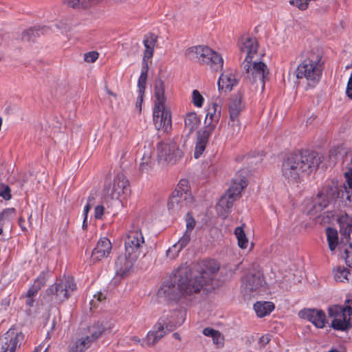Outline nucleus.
<instances>
[{
  "label": "nucleus",
  "mask_w": 352,
  "mask_h": 352,
  "mask_svg": "<svg viewBox=\"0 0 352 352\" xmlns=\"http://www.w3.org/2000/svg\"><path fill=\"white\" fill-rule=\"evenodd\" d=\"M219 266L214 260L179 266L173 277L165 281L159 290L171 300H177L181 296H190L199 293L205 285L210 284Z\"/></svg>",
  "instance_id": "f257e3e1"
},
{
  "label": "nucleus",
  "mask_w": 352,
  "mask_h": 352,
  "mask_svg": "<svg viewBox=\"0 0 352 352\" xmlns=\"http://www.w3.org/2000/svg\"><path fill=\"white\" fill-rule=\"evenodd\" d=\"M320 162V156L314 151L291 153L283 162L282 174L289 182L296 183L304 173L316 170Z\"/></svg>",
  "instance_id": "f03ea898"
},
{
  "label": "nucleus",
  "mask_w": 352,
  "mask_h": 352,
  "mask_svg": "<svg viewBox=\"0 0 352 352\" xmlns=\"http://www.w3.org/2000/svg\"><path fill=\"white\" fill-rule=\"evenodd\" d=\"M144 246V238L140 229L134 228L126 232L124 238V254L119 256L115 263L118 276L124 277L128 274L142 254Z\"/></svg>",
  "instance_id": "7ed1b4c3"
},
{
  "label": "nucleus",
  "mask_w": 352,
  "mask_h": 352,
  "mask_svg": "<svg viewBox=\"0 0 352 352\" xmlns=\"http://www.w3.org/2000/svg\"><path fill=\"white\" fill-rule=\"evenodd\" d=\"M155 107L153 109V122L157 130L168 132L171 129V116L166 109L164 103V85L161 79H157L154 85Z\"/></svg>",
  "instance_id": "20e7f679"
},
{
  "label": "nucleus",
  "mask_w": 352,
  "mask_h": 352,
  "mask_svg": "<svg viewBox=\"0 0 352 352\" xmlns=\"http://www.w3.org/2000/svg\"><path fill=\"white\" fill-rule=\"evenodd\" d=\"M323 194L325 199L318 202L319 210H323L333 201L343 206H352V190L347 188L345 183L340 185L338 180L327 181L323 186Z\"/></svg>",
  "instance_id": "39448f33"
},
{
  "label": "nucleus",
  "mask_w": 352,
  "mask_h": 352,
  "mask_svg": "<svg viewBox=\"0 0 352 352\" xmlns=\"http://www.w3.org/2000/svg\"><path fill=\"white\" fill-rule=\"evenodd\" d=\"M320 54L310 53L297 67L296 76L298 79H305L309 86L314 87L322 76L323 65Z\"/></svg>",
  "instance_id": "423d86ee"
},
{
  "label": "nucleus",
  "mask_w": 352,
  "mask_h": 352,
  "mask_svg": "<svg viewBox=\"0 0 352 352\" xmlns=\"http://www.w3.org/2000/svg\"><path fill=\"white\" fill-rule=\"evenodd\" d=\"M181 324L182 322L175 320L174 316L164 314L154 325L153 329L147 333L144 341L141 342V340L137 336H132L131 340L135 343H140L142 346H144V342H146L147 346H153L166 334L175 330Z\"/></svg>",
  "instance_id": "0eeeda50"
},
{
  "label": "nucleus",
  "mask_w": 352,
  "mask_h": 352,
  "mask_svg": "<svg viewBox=\"0 0 352 352\" xmlns=\"http://www.w3.org/2000/svg\"><path fill=\"white\" fill-rule=\"evenodd\" d=\"M185 54L189 59L210 67L214 71L222 69L223 60L220 54L206 45H197L186 50Z\"/></svg>",
  "instance_id": "6e6552de"
},
{
  "label": "nucleus",
  "mask_w": 352,
  "mask_h": 352,
  "mask_svg": "<svg viewBox=\"0 0 352 352\" xmlns=\"http://www.w3.org/2000/svg\"><path fill=\"white\" fill-rule=\"evenodd\" d=\"M245 71V80L248 83L255 85V89L264 90L265 79L269 74L267 66L256 58L253 60L243 63Z\"/></svg>",
  "instance_id": "1a4fd4ad"
},
{
  "label": "nucleus",
  "mask_w": 352,
  "mask_h": 352,
  "mask_svg": "<svg viewBox=\"0 0 352 352\" xmlns=\"http://www.w3.org/2000/svg\"><path fill=\"white\" fill-rule=\"evenodd\" d=\"M346 303L345 306L333 305L328 309L329 317L333 318L331 327L336 330L346 331L352 327V300H348Z\"/></svg>",
  "instance_id": "9d476101"
},
{
  "label": "nucleus",
  "mask_w": 352,
  "mask_h": 352,
  "mask_svg": "<svg viewBox=\"0 0 352 352\" xmlns=\"http://www.w3.org/2000/svg\"><path fill=\"white\" fill-rule=\"evenodd\" d=\"M76 289L73 278L64 277L51 285L46 290V294L51 296L52 301L61 302L66 300Z\"/></svg>",
  "instance_id": "9b49d317"
},
{
  "label": "nucleus",
  "mask_w": 352,
  "mask_h": 352,
  "mask_svg": "<svg viewBox=\"0 0 352 352\" xmlns=\"http://www.w3.org/2000/svg\"><path fill=\"white\" fill-rule=\"evenodd\" d=\"M266 283L260 271L250 272L246 275L242 284V293L245 297L254 296L265 289Z\"/></svg>",
  "instance_id": "f8f14e48"
},
{
  "label": "nucleus",
  "mask_w": 352,
  "mask_h": 352,
  "mask_svg": "<svg viewBox=\"0 0 352 352\" xmlns=\"http://www.w3.org/2000/svg\"><path fill=\"white\" fill-rule=\"evenodd\" d=\"M157 154L160 162L172 164L183 156L182 151L174 141L159 142L157 145Z\"/></svg>",
  "instance_id": "ddd939ff"
},
{
  "label": "nucleus",
  "mask_w": 352,
  "mask_h": 352,
  "mask_svg": "<svg viewBox=\"0 0 352 352\" xmlns=\"http://www.w3.org/2000/svg\"><path fill=\"white\" fill-rule=\"evenodd\" d=\"M246 186L247 182L245 178H241L239 182H234L220 199L217 208H221L224 209L226 213H229L234 202L240 197L242 190Z\"/></svg>",
  "instance_id": "4468645a"
},
{
  "label": "nucleus",
  "mask_w": 352,
  "mask_h": 352,
  "mask_svg": "<svg viewBox=\"0 0 352 352\" xmlns=\"http://www.w3.org/2000/svg\"><path fill=\"white\" fill-rule=\"evenodd\" d=\"M245 103L243 102V95L241 92H238L233 95L229 102V113L230 117V129L232 135H237L241 129V125L239 120V116L245 109Z\"/></svg>",
  "instance_id": "2eb2a0df"
},
{
  "label": "nucleus",
  "mask_w": 352,
  "mask_h": 352,
  "mask_svg": "<svg viewBox=\"0 0 352 352\" xmlns=\"http://www.w3.org/2000/svg\"><path fill=\"white\" fill-rule=\"evenodd\" d=\"M193 197L190 190L186 191L184 188H179L177 185L172 192L168 202L169 210L176 211L192 202Z\"/></svg>",
  "instance_id": "dca6fc26"
},
{
  "label": "nucleus",
  "mask_w": 352,
  "mask_h": 352,
  "mask_svg": "<svg viewBox=\"0 0 352 352\" xmlns=\"http://www.w3.org/2000/svg\"><path fill=\"white\" fill-rule=\"evenodd\" d=\"M130 192L129 181L126 176L120 173L114 177L112 186L109 188L107 193L109 194L111 199H118L122 196H127Z\"/></svg>",
  "instance_id": "f3484780"
},
{
  "label": "nucleus",
  "mask_w": 352,
  "mask_h": 352,
  "mask_svg": "<svg viewBox=\"0 0 352 352\" xmlns=\"http://www.w3.org/2000/svg\"><path fill=\"white\" fill-rule=\"evenodd\" d=\"M23 336L10 329L0 337V352H15L21 344Z\"/></svg>",
  "instance_id": "a211bd4d"
},
{
  "label": "nucleus",
  "mask_w": 352,
  "mask_h": 352,
  "mask_svg": "<svg viewBox=\"0 0 352 352\" xmlns=\"http://www.w3.org/2000/svg\"><path fill=\"white\" fill-rule=\"evenodd\" d=\"M114 324V321L110 318H100L87 327L86 336L94 342L105 331H111Z\"/></svg>",
  "instance_id": "6ab92c4d"
},
{
  "label": "nucleus",
  "mask_w": 352,
  "mask_h": 352,
  "mask_svg": "<svg viewBox=\"0 0 352 352\" xmlns=\"http://www.w3.org/2000/svg\"><path fill=\"white\" fill-rule=\"evenodd\" d=\"M214 131V125L210 124L209 126H205L203 129L197 131V141L194 153V157L196 159L199 158L203 154L208 142L209 138Z\"/></svg>",
  "instance_id": "aec40b11"
},
{
  "label": "nucleus",
  "mask_w": 352,
  "mask_h": 352,
  "mask_svg": "<svg viewBox=\"0 0 352 352\" xmlns=\"http://www.w3.org/2000/svg\"><path fill=\"white\" fill-rule=\"evenodd\" d=\"M241 54H245V58L243 62H248L259 58L257 53L258 43L255 38L245 37L242 38L239 44Z\"/></svg>",
  "instance_id": "412c9836"
},
{
  "label": "nucleus",
  "mask_w": 352,
  "mask_h": 352,
  "mask_svg": "<svg viewBox=\"0 0 352 352\" xmlns=\"http://www.w3.org/2000/svg\"><path fill=\"white\" fill-rule=\"evenodd\" d=\"M299 316L311 322L318 328H323L326 322V316L323 311L316 309L301 310Z\"/></svg>",
  "instance_id": "4be33fe9"
},
{
  "label": "nucleus",
  "mask_w": 352,
  "mask_h": 352,
  "mask_svg": "<svg viewBox=\"0 0 352 352\" xmlns=\"http://www.w3.org/2000/svg\"><path fill=\"white\" fill-rule=\"evenodd\" d=\"M111 248L110 241L106 237L101 238L91 252V259L93 263L107 257L111 253Z\"/></svg>",
  "instance_id": "5701e85b"
},
{
  "label": "nucleus",
  "mask_w": 352,
  "mask_h": 352,
  "mask_svg": "<svg viewBox=\"0 0 352 352\" xmlns=\"http://www.w3.org/2000/svg\"><path fill=\"white\" fill-rule=\"evenodd\" d=\"M217 84L219 90L224 89L225 91H230L237 84V80L234 74L227 72L221 75Z\"/></svg>",
  "instance_id": "b1692460"
},
{
  "label": "nucleus",
  "mask_w": 352,
  "mask_h": 352,
  "mask_svg": "<svg viewBox=\"0 0 352 352\" xmlns=\"http://www.w3.org/2000/svg\"><path fill=\"white\" fill-rule=\"evenodd\" d=\"M200 122V118L195 112L187 113L184 118V131L186 135L189 136L197 130Z\"/></svg>",
  "instance_id": "393cba45"
},
{
  "label": "nucleus",
  "mask_w": 352,
  "mask_h": 352,
  "mask_svg": "<svg viewBox=\"0 0 352 352\" xmlns=\"http://www.w3.org/2000/svg\"><path fill=\"white\" fill-rule=\"evenodd\" d=\"M157 42V36L151 34L149 36L144 40V45L145 51L144 52V57L142 60V66H148V60L151 58L153 56V51L155 45Z\"/></svg>",
  "instance_id": "a878e982"
},
{
  "label": "nucleus",
  "mask_w": 352,
  "mask_h": 352,
  "mask_svg": "<svg viewBox=\"0 0 352 352\" xmlns=\"http://www.w3.org/2000/svg\"><path fill=\"white\" fill-rule=\"evenodd\" d=\"M220 116L221 108L217 103H213L212 107L208 109V111L206 114L205 119L206 126L212 124L215 129L220 118Z\"/></svg>",
  "instance_id": "bb28decb"
},
{
  "label": "nucleus",
  "mask_w": 352,
  "mask_h": 352,
  "mask_svg": "<svg viewBox=\"0 0 352 352\" xmlns=\"http://www.w3.org/2000/svg\"><path fill=\"white\" fill-rule=\"evenodd\" d=\"M274 309V305L271 302H256L254 305V309L256 315L261 318L269 315Z\"/></svg>",
  "instance_id": "cd10ccee"
},
{
  "label": "nucleus",
  "mask_w": 352,
  "mask_h": 352,
  "mask_svg": "<svg viewBox=\"0 0 352 352\" xmlns=\"http://www.w3.org/2000/svg\"><path fill=\"white\" fill-rule=\"evenodd\" d=\"M325 199L324 194H323V188L322 191L318 193V196L314 201L307 200L305 203V211L309 214H314L316 212H320L322 210L318 209V206L320 201H322V199Z\"/></svg>",
  "instance_id": "c85d7f7f"
},
{
  "label": "nucleus",
  "mask_w": 352,
  "mask_h": 352,
  "mask_svg": "<svg viewBox=\"0 0 352 352\" xmlns=\"http://www.w3.org/2000/svg\"><path fill=\"white\" fill-rule=\"evenodd\" d=\"M93 341L86 335L78 339L69 352H83L90 346Z\"/></svg>",
  "instance_id": "c756f323"
},
{
  "label": "nucleus",
  "mask_w": 352,
  "mask_h": 352,
  "mask_svg": "<svg viewBox=\"0 0 352 352\" xmlns=\"http://www.w3.org/2000/svg\"><path fill=\"white\" fill-rule=\"evenodd\" d=\"M46 31L47 28L45 27L38 29L35 28L28 29L23 32L21 34V40L25 42L34 41L36 37L39 36L40 32H41L42 34H44Z\"/></svg>",
  "instance_id": "7c9ffc66"
},
{
  "label": "nucleus",
  "mask_w": 352,
  "mask_h": 352,
  "mask_svg": "<svg viewBox=\"0 0 352 352\" xmlns=\"http://www.w3.org/2000/svg\"><path fill=\"white\" fill-rule=\"evenodd\" d=\"M329 248L334 251L338 245V234L336 229L328 227L325 230Z\"/></svg>",
  "instance_id": "2f4dec72"
},
{
  "label": "nucleus",
  "mask_w": 352,
  "mask_h": 352,
  "mask_svg": "<svg viewBox=\"0 0 352 352\" xmlns=\"http://www.w3.org/2000/svg\"><path fill=\"white\" fill-rule=\"evenodd\" d=\"M333 273L334 275V278L336 281H349L351 278H352V274L349 272V270L342 267H338L333 269Z\"/></svg>",
  "instance_id": "473e14b6"
},
{
  "label": "nucleus",
  "mask_w": 352,
  "mask_h": 352,
  "mask_svg": "<svg viewBox=\"0 0 352 352\" xmlns=\"http://www.w3.org/2000/svg\"><path fill=\"white\" fill-rule=\"evenodd\" d=\"M151 149L150 148H145L143 155L141 158L140 163V170L142 172H147L151 167Z\"/></svg>",
  "instance_id": "72a5a7b5"
},
{
  "label": "nucleus",
  "mask_w": 352,
  "mask_h": 352,
  "mask_svg": "<svg viewBox=\"0 0 352 352\" xmlns=\"http://www.w3.org/2000/svg\"><path fill=\"white\" fill-rule=\"evenodd\" d=\"M243 224L241 226L236 227L234 230V234L238 241L239 246L242 249H245L248 245V239L244 232Z\"/></svg>",
  "instance_id": "f704fd0d"
},
{
  "label": "nucleus",
  "mask_w": 352,
  "mask_h": 352,
  "mask_svg": "<svg viewBox=\"0 0 352 352\" xmlns=\"http://www.w3.org/2000/svg\"><path fill=\"white\" fill-rule=\"evenodd\" d=\"M148 66H142L140 76L138 82V93H144Z\"/></svg>",
  "instance_id": "c9c22d12"
},
{
  "label": "nucleus",
  "mask_w": 352,
  "mask_h": 352,
  "mask_svg": "<svg viewBox=\"0 0 352 352\" xmlns=\"http://www.w3.org/2000/svg\"><path fill=\"white\" fill-rule=\"evenodd\" d=\"M340 232L344 235L346 240L349 239L351 233H352V219L348 218L346 223L342 222L340 224Z\"/></svg>",
  "instance_id": "e433bc0d"
},
{
  "label": "nucleus",
  "mask_w": 352,
  "mask_h": 352,
  "mask_svg": "<svg viewBox=\"0 0 352 352\" xmlns=\"http://www.w3.org/2000/svg\"><path fill=\"white\" fill-rule=\"evenodd\" d=\"M63 3L72 8H87L85 0H63Z\"/></svg>",
  "instance_id": "4c0bfd02"
},
{
  "label": "nucleus",
  "mask_w": 352,
  "mask_h": 352,
  "mask_svg": "<svg viewBox=\"0 0 352 352\" xmlns=\"http://www.w3.org/2000/svg\"><path fill=\"white\" fill-rule=\"evenodd\" d=\"M204 100V99L203 96L200 94L199 91L194 90L192 91V101L195 106L197 107H201L203 105Z\"/></svg>",
  "instance_id": "58836bf2"
},
{
  "label": "nucleus",
  "mask_w": 352,
  "mask_h": 352,
  "mask_svg": "<svg viewBox=\"0 0 352 352\" xmlns=\"http://www.w3.org/2000/svg\"><path fill=\"white\" fill-rule=\"evenodd\" d=\"M47 281L46 274L45 272H41L39 276L34 280L32 286L36 288L38 287V289L40 290L42 287H43Z\"/></svg>",
  "instance_id": "ea45409f"
},
{
  "label": "nucleus",
  "mask_w": 352,
  "mask_h": 352,
  "mask_svg": "<svg viewBox=\"0 0 352 352\" xmlns=\"http://www.w3.org/2000/svg\"><path fill=\"white\" fill-rule=\"evenodd\" d=\"M190 236L191 234L188 233V232H184L183 236L179 239L177 243H176L179 249L183 250L189 243L190 241Z\"/></svg>",
  "instance_id": "a19ab883"
},
{
  "label": "nucleus",
  "mask_w": 352,
  "mask_h": 352,
  "mask_svg": "<svg viewBox=\"0 0 352 352\" xmlns=\"http://www.w3.org/2000/svg\"><path fill=\"white\" fill-rule=\"evenodd\" d=\"M186 230L185 232H188V233L192 232V230L195 226V220L190 213L188 212L186 215Z\"/></svg>",
  "instance_id": "79ce46f5"
},
{
  "label": "nucleus",
  "mask_w": 352,
  "mask_h": 352,
  "mask_svg": "<svg viewBox=\"0 0 352 352\" xmlns=\"http://www.w3.org/2000/svg\"><path fill=\"white\" fill-rule=\"evenodd\" d=\"M11 190L10 187L3 184H0V197H3L5 200H10L11 199Z\"/></svg>",
  "instance_id": "37998d69"
},
{
  "label": "nucleus",
  "mask_w": 352,
  "mask_h": 352,
  "mask_svg": "<svg viewBox=\"0 0 352 352\" xmlns=\"http://www.w3.org/2000/svg\"><path fill=\"white\" fill-rule=\"evenodd\" d=\"M182 249L179 248V246L175 243L171 248L166 251V256L170 258H176L179 253L182 251Z\"/></svg>",
  "instance_id": "c03bdc74"
},
{
  "label": "nucleus",
  "mask_w": 352,
  "mask_h": 352,
  "mask_svg": "<svg viewBox=\"0 0 352 352\" xmlns=\"http://www.w3.org/2000/svg\"><path fill=\"white\" fill-rule=\"evenodd\" d=\"M14 212H15V209L13 208H7V209L3 210L0 213V221H5L6 220H9L12 217V216L13 215Z\"/></svg>",
  "instance_id": "a18cd8bd"
},
{
  "label": "nucleus",
  "mask_w": 352,
  "mask_h": 352,
  "mask_svg": "<svg viewBox=\"0 0 352 352\" xmlns=\"http://www.w3.org/2000/svg\"><path fill=\"white\" fill-rule=\"evenodd\" d=\"M106 299V296L102 292H98L94 296V299L90 301L91 309L93 307H96V302H101L102 300Z\"/></svg>",
  "instance_id": "49530a36"
},
{
  "label": "nucleus",
  "mask_w": 352,
  "mask_h": 352,
  "mask_svg": "<svg viewBox=\"0 0 352 352\" xmlns=\"http://www.w3.org/2000/svg\"><path fill=\"white\" fill-rule=\"evenodd\" d=\"M98 58V53L95 51L89 52L84 54V60L87 63H94Z\"/></svg>",
  "instance_id": "de8ad7c7"
},
{
  "label": "nucleus",
  "mask_w": 352,
  "mask_h": 352,
  "mask_svg": "<svg viewBox=\"0 0 352 352\" xmlns=\"http://www.w3.org/2000/svg\"><path fill=\"white\" fill-rule=\"evenodd\" d=\"M290 4L297 7L301 10H305L308 8V5L305 0H290Z\"/></svg>",
  "instance_id": "09e8293b"
},
{
  "label": "nucleus",
  "mask_w": 352,
  "mask_h": 352,
  "mask_svg": "<svg viewBox=\"0 0 352 352\" xmlns=\"http://www.w3.org/2000/svg\"><path fill=\"white\" fill-rule=\"evenodd\" d=\"M344 255H342V258L345 260V263L346 265L349 267H352V255L351 252L347 250L344 249Z\"/></svg>",
  "instance_id": "8fccbe9b"
},
{
  "label": "nucleus",
  "mask_w": 352,
  "mask_h": 352,
  "mask_svg": "<svg viewBox=\"0 0 352 352\" xmlns=\"http://www.w3.org/2000/svg\"><path fill=\"white\" fill-rule=\"evenodd\" d=\"M344 177L346 179L344 183L346 184V188L352 190V170L345 172Z\"/></svg>",
  "instance_id": "3c124183"
},
{
  "label": "nucleus",
  "mask_w": 352,
  "mask_h": 352,
  "mask_svg": "<svg viewBox=\"0 0 352 352\" xmlns=\"http://www.w3.org/2000/svg\"><path fill=\"white\" fill-rule=\"evenodd\" d=\"M271 340V336L269 334L264 335L259 338L258 344L261 348L264 347Z\"/></svg>",
  "instance_id": "603ef678"
},
{
  "label": "nucleus",
  "mask_w": 352,
  "mask_h": 352,
  "mask_svg": "<svg viewBox=\"0 0 352 352\" xmlns=\"http://www.w3.org/2000/svg\"><path fill=\"white\" fill-rule=\"evenodd\" d=\"M212 338L213 342L218 346H221L223 343V338L219 331H217V333H215Z\"/></svg>",
  "instance_id": "864d4df0"
},
{
  "label": "nucleus",
  "mask_w": 352,
  "mask_h": 352,
  "mask_svg": "<svg viewBox=\"0 0 352 352\" xmlns=\"http://www.w3.org/2000/svg\"><path fill=\"white\" fill-rule=\"evenodd\" d=\"M104 211V207L102 205H98L95 208L94 217L96 219H101Z\"/></svg>",
  "instance_id": "5fc2aeb1"
},
{
  "label": "nucleus",
  "mask_w": 352,
  "mask_h": 352,
  "mask_svg": "<svg viewBox=\"0 0 352 352\" xmlns=\"http://www.w3.org/2000/svg\"><path fill=\"white\" fill-rule=\"evenodd\" d=\"M39 290L38 289V287H33L32 285L30 287V288L28 290L26 293V296L29 297H33L34 298Z\"/></svg>",
  "instance_id": "6e6d98bb"
},
{
  "label": "nucleus",
  "mask_w": 352,
  "mask_h": 352,
  "mask_svg": "<svg viewBox=\"0 0 352 352\" xmlns=\"http://www.w3.org/2000/svg\"><path fill=\"white\" fill-rule=\"evenodd\" d=\"M217 330L214 329L206 327L203 330V333L206 336L212 338L215 333H217Z\"/></svg>",
  "instance_id": "4d7b16f0"
},
{
  "label": "nucleus",
  "mask_w": 352,
  "mask_h": 352,
  "mask_svg": "<svg viewBox=\"0 0 352 352\" xmlns=\"http://www.w3.org/2000/svg\"><path fill=\"white\" fill-rule=\"evenodd\" d=\"M144 93H138V96L136 101V108L138 109L139 111H141V106L143 102V96Z\"/></svg>",
  "instance_id": "13d9d810"
},
{
  "label": "nucleus",
  "mask_w": 352,
  "mask_h": 352,
  "mask_svg": "<svg viewBox=\"0 0 352 352\" xmlns=\"http://www.w3.org/2000/svg\"><path fill=\"white\" fill-rule=\"evenodd\" d=\"M189 182L187 179H182L179 181V184H177L179 186V188H184V190L186 191H188L189 190Z\"/></svg>",
  "instance_id": "bf43d9fd"
},
{
  "label": "nucleus",
  "mask_w": 352,
  "mask_h": 352,
  "mask_svg": "<svg viewBox=\"0 0 352 352\" xmlns=\"http://www.w3.org/2000/svg\"><path fill=\"white\" fill-rule=\"evenodd\" d=\"M24 297L25 298V305L29 308L32 307L34 306V298L26 296V295H25Z\"/></svg>",
  "instance_id": "052dcab7"
},
{
  "label": "nucleus",
  "mask_w": 352,
  "mask_h": 352,
  "mask_svg": "<svg viewBox=\"0 0 352 352\" xmlns=\"http://www.w3.org/2000/svg\"><path fill=\"white\" fill-rule=\"evenodd\" d=\"M91 208V204L90 203H87L84 208V223H86L87 219L88 212Z\"/></svg>",
  "instance_id": "680f3d73"
},
{
  "label": "nucleus",
  "mask_w": 352,
  "mask_h": 352,
  "mask_svg": "<svg viewBox=\"0 0 352 352\" xmlns=\"http://www.w3.org/2000/svg\"><path fill=\"white\" fill-rule=\"evenodd\" d=\"M19 225L23 231L27 230V228L25 225V219L22 217L19 219Z\"/></svg>",
  "instance_id": "e2e57ef3"
},
{
  "label": "nucleus",
  "mask_w": 352,
  "mask_h": 352,
  "mask_svg": "<svg viewBox=\"0 0 352 352\" xmlns=\"http://www.w3.org/2000/svg\"><path fill=\"white\" fill-rule=\"evenodd\" d=\"M1 305L7 307L10 305V299L8 298H5L1 300Z\"/></svg>",
  "instance_id": "0e129e2a"
},
{
  "label": "nucleus",
  "mask_w": 352,
  "mask_h": 352,
  "mask_svg": "<svg viewBox=\"0 0 352 352\" xmlns=\"http://www.w3.org/2000/svg\"><path fill=\"white\" fill-rule=\"evenodd\" d=\"M85 1H87V8H89L91 6V4L98 3V2L100 1L101 0H85Z\"/></svg>",
  "instance_id": "69168bd1"
},
{
  "label": "nucleus",
  "mask_w": 352,
  "mask_h": 352,
  "mask_svg": "<svg viewBox=\"0 0 352 352\" xmlns=\"http://www.w3.org/2000/svg\"><path fill=\"white\" fill-rule=\"evenodd\" d=\"M95 199V197L94 194H91L87 199V203H90L91 204V202Z\"/></svg>",
  "instance_id": "338daca9"
},
{
  "label": "nucleus",
  "mask_w": 352,
  "mask_h": 352,
  "mask_svg": "<svg viewBox=\"0 0 352 352\" xmlns=\"http://www.w3.org/2000/svg\"><path fill=\"white\" fill-rule=\"evenodd\" d=\"M173 336L174 338L177 339V340H180V336H179L178 333H174L173 334Z\"/></svg>",
  "instance_id": "774afa93"
}]
</instances>
